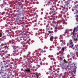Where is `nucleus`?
<instances>
[{"instance_id": "53", "label": "nucleus", "mask_w": 78, "mask_h": 78, "mask_svg": "<svg viewBox=\"0 0 78 78\" xmlns=\"http://www.w3.org/2000/svg\"><path fill=\"white\" fill-rule=\"evenodd\" d=\"M10 37H11V36Z\"/></svg>"}, {"instance_id": "52", "label": "nucleus", "mask_w": 78, "mask_h": 78, "mask_svg": "<svg viewBox=\"0 0 78 78\" xmlns=\"http://www.w3.org/2000/svg\"><path fill=\"white\" fill-rule=\"evenodd\" d=\"M45 48H44V49H45Z\"/></svg>"}, {"instance_id": "44", "label": "nucleus", "mask_w": 78, "mask_h": 78, "mask_svg": "<svg viewBox=\"0 0 78 78\" xmlns=\"http://www.w3.org/2000/svg\"><path fill=\"white\" fill-rule=\"evenodd\" d=\"M61 53V52H59V53Z\"/></svg>"}, {"instance_id": "21", "label": "nucleus", "mask_w": 78, "mask_h": 78, "mask_svg": "<svg viewBox=\"0 0 78 78\" xmlns=\"http://www.w3.org/2000/svg\"><path fill=\"white\" fill-rule=\"evenodd\" d=\"M2 36V33H0V37H1Z\"/></svg>"}, {"instance_id": "40", "label": "nucleus", "mask_w": 78, "mask_h": 78, "mask_svg": "<svg viewBox=\"0 0 78 78\" xmlns=\"http://www.w3.org/2000/svg\"><path fill=\"white\" fill-rule=\"evenodd\" d=\"M53 20H55V18H53Z\"/></svg>"}, {"instance_id": "45", "label": "nucleus", "mask_w": 78, "mask_h": 78, "mask_svg": "<svg viewBox=\"0 0 78 78\" xmlns=\"http://www.w3.org/2000/svg\"><path fill=\"white\" fill-rule=\"evenodd\" d=\"M50 9H51V8H50Z\"/></svg>"}, {"instance_id": "35", "label": "nucleus", "mask_w": 78, "mask_h": 78, "mask_svg": "<svg viewBox=\"0 0 78 78\" xmlns=\"http://www.w3.org/2000/svg\"><path fill=\"white\" fill-rule=\"evenodd\" d=\"M5 27H7V25H5Z\"/></svg>"}, {"instance_id": "7", "label": "nucleus", "mask_w": 78, "mask_h": 78, "mask_svg": "<svg viewBox=\"0 0 78 78\" xmlns=\"http://www.w3.org/2000/svg\"><path fill=\"white\" fill-rule=\"evenodd\" d=\"M53 39H54V37L53 36H51L50 37V41H52Z\"/></svg>"}, {"instance_id": "43", "label": "nucleus", "mask_w": 78, "mask_h": 78, "mask_svg": "<svg viewBox=\"0 0 78 78\" xmlns=\"http://www.w3.org/2000/svg\"><path fill=\"white\" fill-rule=\"evenodd\" d=\"M22 19H24V17H23Z\"/></svg>"}, {"instance_id": "59", "label": "nucleus", "mask_w": 78, "mask_h": 78, "mask_svg": "<svg viewBox=\"0 0 78 78\" xmlns=\"http://www.w3.org/2000/svg\"><path fill=\"white\" fill-rule=\"evenodd\" d=\"M71 31H72V30H71Z\"/></svg>"}, {"instance_id": "49", "label": "nucleus", "mask_w": 78, "mask_h": 78, "mask_svg": "<svg viewBox=\"0 0 78 78\" xmlns=\"http://www.w3.org/2000/svg\"><path fill=\"white\" fill-rule=\"evenodd\" d=\"M70 78H72V77H71Z\"/></svg>"}, {"instance_id": "24", "label": "nucleus", "mask_w": 78, "mask_h": 78, "mask_svg": "<svg viewBox=\"0 0 78 78\" xmlns=\"http://www.w3.org/2000/svg\"><path fill=\"white\" fill-rule=\"evenodd\" d=\"M55 32H57V30H55Z\"/></svg>"}, {"instance_id": "12", "label": "nucleus", "mask_w": 78, "mask_h": 78, "mask_svg": "<svg viewBox=\"0 0 78 78\" xmlns=\"http://www.w3.org/2000/svg\"><path fill=\"white\" fill-rule=\"evenodd\" d=\"M69 30L68 29H66L65 30V33H67V32H69Z\"/></svg>"}, {"instance_id": "26", "label": "nucleus", "mask_w": 78, "mask_h": 78, "mask_svg": "<svg viewBox=\"0 0 78 78\" xmlns=\"http://www.w3.org/2000/svg\"><path fill=\"white\" fill-rule=\"evenodd\" d=\"M74 72H75V69H74V70L73 71Z\"/></svg>"}, {"instance_id": "39", "label": "nucleus", "mask_w": 78, "mask_h": 78, "mask_svg": "<svg viewBox=\"0 0 78 78\" xmlns=\"http://www.w3.org/2000/svg\"><path fill=\"white\" fill-rule=\"evenodd\" d=\"M72 58H70V60H72Z\"/></svg>"}, {"instance_id": "23", "label": "nucleus", "mask_w": 78, "mask_h": 78, "mask_svg": "<svg viewBox=\"0 0 78 78\" xmlns=\"http://www.w3.org/2000/svg\"><path fill=\"white\" fill-rule=\"evenodd\" d=\"M48 33H51V31H48Z\"/></svg>"}, {"instance_id": "30", "label": "nucleus", "mask_w": 78, "mask_h": 78, "mask_svg": "<svg viewBox=\"0 0 78 78\" xmlns=\"http://www.w3.org/2000/svg\"><path fill=\"white\" fill-rule=\"evenodd\" d=\"M46 51H43V53H45V52Z\"/></svg>"}, {"instance_id": "15", "label": "nucleus", "mask_w": 78, "mask_h": 78, "mask_svg": "<svg viewBox=\"0 0 78 78\" xmlns=\"http://www.w3.org/2000/svg\"><path fill=\"white\" fill-rule=\"evenodd\" d=\"M73 71H72L71 72H70V73L71 74V75H73Z\"/></svg>"}, {"instance_id": "55", "label": "nucleus", "mask_w": 78, "mask_h": 78, "mask_svg": "<svg viewBox=\"0 0 78 78\" xmlns=\"http://www.w3.org/2000/svg\"><path fill=\"white\" fill-rule=\"evenodd\" d=\"M44 6H45V5H44Z\"/></svg>"}, {"instance_id": "58", "label": "nucleus", "mask_w": 78, "mask_h": 78, "mask_svg": "<svg viewBox=\"0 0 78 78\" xmlns=\"http://www.w3.org/2000/svg\"><path fill=\"white\" fill-rule=\"evenodd\" d=\"M17 27H18V26H17Z\"/></svg>"}, {"instance_id": "46", "label": "nucleus", "mask_w": 78, "mask_h": 78, "mask_svg": "<svg viewBox=\"0 0 78 78\" xmlns=\"http://www.w3.org/2000/svg\"><path fill=\"white\" fill-rule=\"evenodd\" d=\"M54 64H56V62H54Z\"/></svg>"}, {"instance_id": "37", "label": "nucleus", "mask_w": 78, "mask_h": 78, "mask_svg": "<svg viewBox=\"0 0 78 78\" xmlns=\"http://www.w3.org/2000/svg\"><path fill=\"white\" fill-rule=\"evenodd\" d=\"M9 42L10 43H11V41H10Z\"/></svg>"}, {"instance_id": "28", "label": "nucleus", "mask_w": 78, "mask_h": 78, "mask_svg": "<svg viewBox=\"0 0 78 78\" xmlns=\"http://www.w3.org/2000/svg\"><path fill=\"white\" fill-rule=\"evenodd\" d=\"M37 4H39V2H37Z\"/></svg>"}, {"instance_id": "57", "label": "nucleus", "mask_w": 78, "mask_h": 78, "mask_svg": "<svg viewBox=\"0 0 78 78\" xmlns=\"http://www.w3.org/2000/svg\"><path fill=\"white\" fill-rule=\"evenodd\" d=\"M77 6H78V4L77 5Z\"/></svg>"}, {"instance_id": "6", "label": "nucleus", "mask_w": 78, "mask_h": 78, "mask_svg": "<svg viewBox=\"0 0 78 78\" xmlns=\"http://www.w3.org/2000/svg\"><path fill=\"white\" fill-rule=\"evenodd\" d=\"M62 10L63 11V12L64 13L65 12H66L67 10H66V8L65 7H63V8L62 9Z\"/></svg>"}, {"instance_id": "47", "label": "nucleus", "mask_w": 78, "mask_h": 78, "mask_svg": "<svg viewBox=\"0 0 78 78\" xmlns=\"http://www.w3.org/2000/svg\"><path fill=\"white\" fill-rule=\"evenodd\" d=\"M33 68H34V67L33 66Z\"/></svg>"}, {"instance_id": "36", "label": "nucleus", "mask_w": 78, "mask_h": 78, "mask_svg": "<svg viewBox=\"0 0 78 78\" xmlns=\"http://www.w3.org/2000/svg\"><path fill=\"white\" fill-rule=\"evenodd\" d=\"M40 31H42V30H41V29L40 30Z\"/></svg>"}, {"instance_id": "2", "label": "nucleus", "mask_w": 78, "mask_h": 78, "mask_svg": "<svg viewBox=\"0 0 78 78\" xmlns=\"http://www.w3.org/2000/svg\"><path fill=\"white\" fill-rule=\"evenodd\" d=\"M67 62L66 61V60H64H64H63V62H62V63L60 64L61 66H62V69H66V67H66V66H65V65H64V64H65V62ZM63 66H64L63 67Z\"/></svg>"}, {"instance_id": "31", "label": "nucleus", "mask_w": 78, "mask_h": 78, "mask_svg": "<svg viewBox=\"0 0 78 78\" xmlns=\"http://www.w3.org/2000/svg\"><path fill=\"white\" fill-rule=\"evenodd\" d=\"M51 56L50 55H49V56H48L49 58H50Z\"/></svg>"}, {"instance_id": "10", "label": "nucleus", "mask_w": 78, "mask_h": 78, "mask_svg": "<svg viewBox=\"0 0 78 78\" xmlns=\"http://www.w3.org/2000/svg\"><path fill=\"white\" fill-rule=\"evenodd\" d=\"M69 3H70L69 1H67V2H66V4L68 6H69L70 5H69Z\"/></svg>"}, {"instance_id": "25", "label": "nucleus", "mask_w": 78, "mask_h": 78, "mask_svg": "<svg viewBox=\"0 0 78 78\" xmlns=\"http://www.w3.org/2000/svg\"><path fill=\"white\" fill-rule=\"evenodd\" d=\"M69 56H70V55H68V58H69Z\"/></svg>"}, {"instance_id": "19", "label": "nucleus", "mask_w": 78, "mask_h": 78, "mask_svg": "<svg viewBox=\"0 0 78 78\" xmlns=\"http://www.w3.org/2000/svg\"><path fill=\"white\" fill-rule=\"evenodd\" d=\"M51 60H55V58H51Z\"/></svg>"}, {"instance_id": "34", "label": "nucleus", "mask_w": 78, "mask_h": 78, "mask_svg": "<svg viewBox=\"0 0 78 78\" xmlns=\"http://www.w3.org/2000/svg\"><path fill=\"white\" fill-rule=\"evenodd\" d=\"M74 3H75V4H76V2H74Z\"/></svg>"}, {"instance_id": "60", "label": "nucleus", "mask_w": 78, "mask_h": 78, "mask_svg": "<svg viewBox=\"0 0 78 78\" xmlns=\"http://www.w3.org/2000/svg\"><path fill=\"white\" fill-rule=\"evenodd\" d=\"M4 34V33H3V34Z\"/></svg>"}, {"instance_id": "17", "label": "nucleus", "mask_w": 78, "mask_h": 78, "mask_svg": "<svg viewBox=\"0 0 78 78\" xmlns=\"http://www.w3.org/2000/svg\"><path fill=\"white\" fill-rule=\"evenodd\" d=\"M70 55L71 56H72L73 55H74V53H70Z\"/></svg>"}, {"instance_id": "5", "label": "nucleus", "mask_w": 78, "mask_h": 78, "mask_svg": "<svg viewBox=\"0 0 78 78\" xmlns=\"http://www.w3.org/2000/svg\"><path fill=\"white\" fill-rule=\"evenodd\" d=\"M68 75L69 73H68V72H66L64 73V76L66 78L68 77Z\"/></svg>"}, {"instance_id": "50", "label": "nucleus", "mask_w": 78, "mask_h": 78, "mask_svg": "<svg viewBox=\"0 0 78 78\" xmlns=\"http://www.w3.org/2000/svg\"><path fill=\"white\" fill-rule=\"evenodd\" d=\"M56 11V10L54 11V12H55Z\"/></svg>"}, {"instance_id": "11", "label": "nucleus", "mask_w": 78, "mask_h": 78, "mask_svg": "<svg viewBox=\"0 0 78 78\" xmlns=\"http://www.w3.org/2000/svg\"><path fill=\"white\" fill-rule=\"evenodd\" d=\"M7 53H8V51H6L4 53L5 55V56H7V55H8V54H7Z\"/></svg>"}, {"instance_id": "38", "label": "nucleus", "mask_w": 78, "mask_h": 78, "mask_svg": "<svg viewBox=\"0 0 78 78\" xmlns=\"http://www.w3.org/2000/svg\"><path fill=\"white\" fill-rule=\"evenodd\" d=\"M12 44H14V42H12Z\"/></svg>"}, {"instance_id": "56", "label": "nucleus", "mask_w": 78, "mask_h": 78, "mask_svg": "<svg viewBox=\"0 0 78 78\" xmlns=\"http://www.w3.org/2000/svg\"><path fill=\"white\" fill-rule=\"evenodd\" d=\"M48 30H49V28H48Z\"/></svg>"}, {"instance_id": "8", "label": "nucleus", "mask_w": 78, "mask_h": 78, "mask_svg": "<svg viewBox=\"0 0 78 78\" xmlns=\"http://www.w3.org/2000/svg\"><path fill=\"white\" fill-rule=\"evenodd\" d=\"M25 71L26 72H30L31 71H30V69H25Z\"/></svg>"}, {"instance_id": "22", "label": "nucleus", "mask_w": 78, "mask_h": 78, "mask_svg": "<svg viewBox=\"0 0 78 78\" xmlns=\"http://www.w3.org/2000/svg\"><path fill=\"white\" fill-rule=\"evenodd\" d=\"M40 65H42V62H41L40 63Z\"/></svg>"}, {"instance_id": "48", "label": "nucleus", "mask_w": 78, "mask_h": 78, "mask_svg": "<svg viewBox=\"0 0 78 78\" xmlns=\"http://www.w3.org/2000/svg\"><path fill=\"white\" fill-rule=\"evenodd\" d=\"M36 75L37 76V74H36Z\"/></svg>"}, {"instance_id": "16", "label": "nucleus", "mask_w": 78, "mask_h": 78, "mask_svg": "<svg viewBox=\"0 0 78 78\" xmlns=\"http://www.w3.org/2000/svg\"><path fill=\"white\" fill-rule=\"evenodd\" d=\"M40 53H44V51L42 50H40Z\"/></svg>"}, {"instance_id": "18", "label": "nucleus", "mask_w": 78, "mask_h": 78, "mask_svg": "<svg viewBox=\"0 0 78 78\" xmlns=\"http://www.w3.org/2000/svg\"><path fill=\"white\" fill-rule=\"evenodd\" d=\"M62 50L63 51H64V48H62Z\"/></svg>"}, {"instance_id": "29", "label": "nucleus", "mask_w": 78, "mask_h": 78, "mask_svg": "<svg viewBox=\"0 0 78 78\" xmlns=\"http://www.w3.org/2000/svg\"><path fill=\"white\" fill-rule=\"evenodd\" d=\"M67 37H69V35H67Z\"/></svg>"}, {"instance_id": "1", "label": "nucleus", "mask_w": 78, "mask_h": 78, "mask_svg": "<svg viewBox=\"0 0 78 78\" xmlns=\"http://www.w3.org/2000/svg\"><path fill=\"white\" fill-rule=\"evenodd\" d=\"M5 44H2L1 46L0 47V55H1V56L3 57V55H2V51H4V50H6V48H7V46H5L4 47H3V46L5 45Z\"/></svg>"}, {"instance_id": "62", "label": "nucleus", "mask_w": 78, "mask_h": 78, "mask_svg": "<svg viewBox=\"0 0 78 78\" xmlns=\"http://www.w3.org/2000/svg\"><path fill=\"white\" fill-rule=\"evenodd\" d=\"M74 78H75L74 77Z\"/></svg>"}, {"instance_id": "27", "label": "nucleus", "mask_w": 78, "mask_h": 78, "mask_svg": "<svg viewBox=\"0 0 78 78\" xmlns=\"http://www.w3.org/2000/svg\"><path fill=\"white\" fill-rule=\"evenodd\" d=\"M45 64H46V65H48V63H46Z\"/></svg>"}, {"instance_id": "41", "label": "nucleus", "mask_w": 78, "mask_h": 78, "mask_svg": "<svg viewBox=\"0 0 78 78\" xmlns=\"http://www.w3.org/2000/svg\"><path fill=\"white\" fill-rule=\"evenodd\" d=\"M69 1H71L72 0H68Z\"/></svg>"}, {"instance_id": "13", "label": "nucleus", "mask_w": 78, "mask_h": 78, "mask_svg": "<svg viewBox=\"0 0 78 78\" xmlns=\"http://www.w3.org/2000/svg\"><path fill=\"white\" fill-rule=\"evenodd\" d=\"M70 65L71 66L70 67H73V66H74V65H75V64H70Z\"/></svg>"}, {"instance_id": "54", "label": "nucleus", "mask_w": 78, "mask_h": 78, "mask_svg": "<svg viewBox=\"0 0 78 78\" xmlns=\"http://www.w3.org/2000/svg\"><path fill=\"white\" fill-rule=\"evenodd\" d=\"M69 59H68V60L69 61Z\"/></svg>"}, {"instance_id": "3", "label": "nucleus", "mask_w": 78, "mask_h": 78, "mask_svg": "<svg viewBox=\"0 0 78 78\" xmlns=\"http://www.w3.org/2000/svg\"><path fill=\"white\" fill-rule=\"evenodd\" d=\"M76 6H75L72 8V11H75V12L74 13V14H78V11H76Z\"/></svg>"}, {"instance_id": "32", "label": "nucleus", "mask_w": 78, "mask_h": 78, "mask_svg": "<svg viewBox=\"0 0 78 78\" xmlns=\"http://www.w3.org/2000/svg\"><path fill=\"white\" fill-rule=\"evenodd\" d=\"M39 75H41V74L40 73H39L38 74Z\"/></svg>"}, {"instance_id": "14", "label": "nucleus", "mask_w": 78, "mask_h": 78, "mask_svg": "<svg viewBox=\"0 0 78 78\" xmlns=\"http://www.w3.org/2000/svg\"><path fill=\"white\" fill-rule=\"evenodd\" d=\"M76 48H77L76 50H77V51H78V44L76 45Z\"/></svg>"}, {"instance_id": "51", "label": "nucleus", "mask_w": 78, "mask_h": 78, "mask_svg": "<svg viewBox=\"0 0 78 78\" xmlns=\"http://www.w3.org/2000/svg\"><path fill=\"white\" fill-rule=\"evenodd\" d=\"M14 50L15 51H15V50Z\"/></svg>"}, {"instance_id": "33", "label": "nucleus", "mask_w": 78, "mask_h": 78, "mask_svg": "<svg viewBox=\"0 0 78 78\" xmlns=\"http://www.w3.org/2000/svg\"><path fill=\"white\" fill-rule=\"evenodd\" d=\"M57 55H59V53H57Z\"/></svg>"}, {"instance_id": "61", "label": "nucleus", "mask_w": 78, "mask_h": 78, "mask_svg": "<svg viewBox=\"0 0 78 78\" xmlns=\"http://www.w3.org/2000/svg\"><path fill=\"white\" fill-rule=\"evenodd\" d=\"M7 36H8V35H7Z\"/></svg>"}, {"instance_id": "4", "label": "nucleus", "mask_w": 78, "mask_h": 78, "mask_svg": "<svg viewBox=\"0 0 78 78\" xmlns=\"http://www.w3.org/2000/svg\"><path fill=\"white\" fill-rule=\"evenodd\" d=\"M68 44H69V45H71L70 46L71 48H73V42L72 41V40H70Z\"/></svg>"}, {"instance_id": "9", "label": "nucleus", "mask_w": 78, "mask_h": 78, "mask_svg": "<svg viewBox=\"0 0 78 78\" xmlns=\"http://www.w3.org/2000/svg\"><path fill=\"white\" fill-rule=\"evenodd\" d=\"M52 4L51 3V2H48V3H47L48 5H50Z\"/></svg>"}, {"instance_id": "20", "label": "nucleus", "mask_w": 78, "mask_h": 78, "mask_svg": "<svg viewBox=\"0 0 78 78\" xmlns=\"http://www.w3.org/2000/svg\"><path fill=\"white\" fill-rule=\"evenodd\" d=\"M5 37V36H4L3 37H2V38H3V39H6L5 38V37Z\"/></svg>"}, {"instance_id": "42", "label": "nucleus", "mask_w": 78, "mask_h": 78, "mask_svg": "<svg viewBox=\"0 0 78 78\" xmlns=\"http://www.w3.org/2000/svg\"><path fill=\"white\" fill-rule=\"evenodd\" d=\"M48 26H46V28H47V27H48Z\"/></svg>"}]
</instances>
